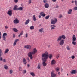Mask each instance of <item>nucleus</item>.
Returning a JSON list of instances; mask_svg holds the SVG:
<instances>
[{"instance_id": "nucleus-1", "label": "nucleus", "mask_w": 77, "mask_h": 77, "mask_svg": "<svg viewBox=\"0 0 77 77\" xmlns=\"http://www.w3.org/2000/svg\"><path fill=\"white\" fill-rule=\"evenodd\" d=\"M48 52L47 51H45L42 55V59L43 61L42 64L43 66H46L47 65V63L45 62H47V59L48 58Z\"/></svg>"}, {"instance_id": "nucleus-2", "label": "nucleus", "mask_w": 77, "mask_h": 77, "mask_svg": "<svg viewBox=\"0 0 77 77\" xmlns=\"http://www.w3.org/2000/svg\"><path fill=\"white\" fill-rule=\"evenodd\" d=\"M37 50L36 48H34L33 49L32 51L29 52L28 55L29 57H30V59H33V56L32 55H34L36 53H37Z\"/></svg>"}, {"instance_id": "nucleus-3", "label": "nucleus", "mask_w": 77, "mask_h": 77, "mask_svg": "<svg viewBox=\"0 0 77 77\" xmlns=\"http://www.w3.org/2000/svg\"><path fill=\"white\" fill-rule=\"evenodd\" d=\"M57 21V19L56 18H54V19H52L51 20V24H54L56 23Z\"/></svg>"}, {"instance_id": "nucleus-4", "label": "nucleus", "mask_w": 77, "mask_h": 77, "mask_svg": "<svg viewBox=\"0 0 77 77\" xmlns=\"http://www.w3.org/2000/svg\"><path fill=\"white\" fill-rule=\"evenodd\" d=\"M24 48L26 49L30 50L32 49V46L30 45H26L24 46Z\"/></svg>"}, {"instance_id": "nucleus-5", "label": "nucleus", "mask_w": 77, "mask_h": 77, "mask_svg": "<svg viewBox=\"0 0 77 77\" xmlns=\"http://www.w3.org/2000/svg\"><path fill=\"white\" fill-rule=\"evenodd\" d=\"M56 26L55 25L53 24L52 25L50 26V30H55L56 29Z\"/></svg>"}, {"instance_id": "nucleus-6", "label": "nucleus", "mask_w": 77, "mask_h": 77, "mask_svg": "<svg viewBox=\"0 0 77 77\" xmlns=\"http://www.w3.org/2000/svg\"><path fill=\"white\" fill-rule=\"evenodd\" d=\"M13 23L14 24H17L18 23H19V20L17 19H16L15 20H13Z\"/></svg>"}, {"instance_id": "nucleus-7", "label": "nucleus", "mask_w": 77, "mask_h": 77, "mask_svg": "<svg viewBox=\"0 0 77 77\" xmlns=\"http://www.w3.org/2000/svg\"><path fill=\"white\" fill-rule=\"evenodd\" d=\"M7 14L9 15V16H12V11L9 10L8 12H7Z\"/></svg>"}, {"instance_id": "nucleus-8", "label": "nucleus", "mask_w": 77, "mask_h": 77, "mask_svg": "<svg viewBox=\"0 0 77 77\" xmlns=\"http://www.w3.org/2000/svg\"><path fill=\"white\" fill-rule=\"evenodd\" d=\"M7 35H8L7 33H4L3 34L2 38H3V39L4 41L6 40V37H5V36H7Z\"/></svg>"}, {"instance_id": "nucleus-9", "label": "nucleus", "mask_w": 77, "mask_h": 77, "mask_svg": "<svg viewBox=\"0 0 77 77\" xmlns=\"http://www.w3.org/2000/svg\"><path fill=\"white\" fill-rule=\"evenodd\" d=\"M64 40L62 39L61 41H60L59 44L60 45H61V46H62L64 44Z\"/></svg>"}, {"instance_id": "nucleus-10", "label": "nucleus", "mask_w": 77, "mask_h": 77, "mask_svg": "<svg viewBox=\"0 0 77 77\" xmlns=\"http://www.w3.org/2000/svg\"><path fill=\"white\" fill-rule=\"evenodd\" d=\"M22 61L24 65H27V61H26V59L25 58H23Z\"/></svg>"}, {"instance_id": "nucleus-11", "label": "nucleus", "mask_w": 77, "mask_h": 77, "mask_svg": "<svg viewBox=\"0 0 77 77\" xmlns=\"http://www.w3.org/2000/svg\"><path fill=\"white\" fill-rule=\"evenodd\" d=\"M77 70H72L71 72V74H77Z\"/></svg>"}, {"instance_id": "nucleus-12", "label": "nucleus", "mask_w": 77, "mask_h": 77, "mask_svg": "<svg viewBox=\"0 0 77 77\" xmlns=\"http://www.w3.org/2000/svg\"><path fill=\"white\" fill-rule=\"evenodd\" d=\"M62 40V37H61V36H60L57 38V41L59 42V41H60Z\"/></svg>"}, {"instance_id": "nucleus-13", "label": "nucleus", "mask_w": 77, "mask_h": 77, "mask_svg": "<svg viewBox=\"0 0 77 77\" xmlns=\"http://www.w3.org/2000/svg\"><path fill=\"white\" fill-rule=\"evenodd\" d=\"M18 41H19V39H17L15 40L14 43H13V46H15L16 44H17V42Z\"/></svg>"}, {"instance_id": "nucleus-14", "label": "nucleus", "mask_w": 77, "mask_h": 77, "mask_svg": "<svg viewBox=\"0 0 77 77\" xmlns=\"http://www.w3.org/2000/svg\"><path fill=\"white\" fill-rule=\"evenodd\" d=\"M56 63V61L55 60L53 59L51 61V65H54Z\"/></svg>"}, {"instance_id": "nucleus-15", "label": "nucleus", "mask_w": 77, "mask_h": 77, "mask_svg": "<svg viewBox=\"0 0 77 77\" xmlns=\"http://www.w3.org/2000/svg\"><path fill=\"white\" fill-rule=\"evenodd\" d=\"M30 23V19H28L27 20L26 22L25 23V24L26 25H27V24H28Z\"/></svg>"}, {"instance_id": "nucleus-16", "label": "nucleus", "mask_w": 77, "mask_h": 77, "mask_svg": "<svg viewBox=\"0 0 77 77\" xmlns=\"http://www.w3.org/2000/svg\"><path fill=\"white\" fill-rule=\"evenodd\" d=\"M56 75L53 72H51V77H56Z\"/></svg>"}, {"instance_id": "nucleus-17", "label": "nucleus", "mask_w": 77, "mask_h": 77, "mask_svg": "<svg viewBox=\"0 0 77 77\" xmlns=\"http://www.w3.org/2000/svg\"><path fill=\"white\" fill-rule=\"evenodd\" d=\"M72 41H76V37L74 35H73L72 36Z\"/></svg>"}, {"instance_id": "nucleus-18", "label": "nucleus", "mask_w": 77, "mask_h": 77, "mask_svg": "<svg viewBox=\"0 0 77 77\" xmlns=\"http://www.w3.org/2000/svg\"><path fill=\"white\" fill-rule=\"evenodd\" d=\"M32 18L33 19V21H36V20H37L36 18V16H35V15H33Z\"/></svg>"}, {"instance_id": "nucleus-19", "label": "nucleus", "mask_w": 77, "mask_h": 77, "mask_svg": "<svg viewBox=\"0 0 77 77\" xmlns=\"http://www.w3.org/2000/svg\"><path fill=\"white\" fill-rule=\"evenodd\" d=\"M72 9H70L68 11V14H71V13L72 12Z\"/></svg>"}, {"instance_id": "nucleus-20", "label": "nucleus", "mask_w": 77, "mask_h": 77, "mask_svg": "<svg viewBox=\"0 0 77 77\" xmlns=\"http://www.w3.org/2000/svg\"><path fill=\"white\" fill-rule=\"evenodd\" d=\"M44 6L45 8H49V4L48 3H46L45 5Z\"/></svg>"}, {"instance_id": "nucleus-21", "label": "nucleus", "mask_w": 77, "mask_h": 77, "mask_svg": "<svg viewBox=\"0 0 77 77\" xmlns=\"http://www.w3.org/2000/svg\"><path fill=\"white\" fill-rule=\"evenodd\" d=\"M13 30L14 32H17V33H18V30H17V29L16 28H13Z\"/></svg>"}, {"instance_id": "nucleus-22", "label": "nucleus", "mask_w": 77, "mask_h": 77, "mask_svg": "<svg viewBox=\"0 0 77 77\" xmlns=\"http://www.w3.org/2000/svg\"><path fill=\"white\" fill-rule=\"evenodd\" d=\"M18 7V6H17V5H16L14 6V7L13 8L14 10H18V8H17V7Z\"/></svg>"}, {"instance_id": "nucleus-23", "label": "nucleus", "mask_w": 77, "mask_h": 77, "mask_svg": "<svg viewBox=\"0 0 77 77\" xmlns=\"http://www.w3.org/2000/svg\"><path fill=\"white\" fill-rule=\"evenodd\" d=\"M24 9L23 7H20L17 8V10H20V11H22Z\"/></svg>"}, {"instance_id": "nucleus-24", "label": "nucleus", "mask_w": 77, "mask_h": 77, "mask_svg": "<svg viewBox=\"0 0 77 77\" xmlns=\"http://www.w3.org/2000/svg\"><path fill=\"white\" fill-rule=\"evenodd\" d=\"M39 31L40 33H42V32H44V29L41 28L39 30Z\"/></svg>"}, {"instance_id": "nucleus-25", "label": "nucleus", "mask_w": 77, "mask_h": 77, "mask_svg": "<svg viewBox=\"0 0 77 77\" xmlns=\"http://www.w3.org/2000/svg\"><path fill=\"white\" fill-rule=\"evenodd\" d=\"M30 74L32 76V77H35V74L33 72H31L30 73Z\"/></svg>"}, {"instance_id": "nucleus-26", "label": "nucleus", "mask_w": 77, "mask_h": 77, "mask_svg": "<svg viewBox=\"0 0 77 77\" xmlns=\"http://www.w3.org/2000/svg\"><path fill=\"white\" fill-rule=\"evenodd\" d=\"M52 57H53V55H52V54H50L49 55V56H48V57H49L50 59H52Z\"/></svg>"}, {"instance_id": "nucleus-27", "label": "nucleus", "mask_w": 77, "mask_h": 77, "mask_svg": "<svg viewBox=\"0 0 77 77\" xmlns=\"http://www.w3.org/2000/svg\"><path fill=\"white\" fill-rule=\"evenodd\" d=\"M4 66L5 69H6V70H8V66L4 65Z\"/></svg>"}, {"instance_id": "nucleus-28", "label": "nucleus", "mask_w": 77, "mask_h": 77, "mask_svg": "<svg viewBox=\"0 0 77 77\" xmlns=\"http://www.w3.org/2000/svg\"><path fill=\"white\" fill-rule=\"evenodd\" d=\"M9 51V49H6L5 52V54L6 53H8Z\"/></svg>"}, {"instance_id": "nucleus-29", "label": "nucleus", "mask_w": 77, "mask_h": 77, "mask_svg": "<svg viewBox=\"0 0 77 77\" xmlns=\"http://www.w3.org/2000/svg\"><path fill=\"white\" fill-rule=\"evenodd\" d=\"M23 31H22L20 33V35H18V37L19 38H20L21 37V36L23 35Z\"/></svg>"}, {"instance_id": "nucleus-30", "label": "nucleus", "mask_w": 77, "mask_h": 77, "mask_svg": "<svg viewBox=\"0 0 77 77\" xmlns=\"http://www.w3.org/2000/svg\"><path fill=\"white\" fill-rule=\"evenodd\" d=\"M61 38H62L63 39H66V37L64 35H62L61 36Z\"/></svg>"}, {"instance_id": "nucleus-31", "label": "nucleus", "mask_w": 77, "mask_h": 77, "mask_svg": "<svg viewBox=\"0 0 77 77\" xmlns=\"http://www.w3.org/2000/svg\"><path fill=\"white\" fill-rule=\"evenodd\" d=\"M37 68L38 69H41V65L40 64H38Z\"/></svg>"}, {"instance_id": "nucleus-32", "label": "nucleus", "mask_w": 77, "mask_h": 77, "mask_svg": "<svg viewBox=\"0 0 77 77\" xmlns=\"http://www.w3.org/2000/svg\"><path fill=\"white\" fill-rule=\"evenodd\" d=\"M2 55H3V52L1 49H0V57H1Z\"/></svg>"}, {"instance_id": "nucleus-33", "label": "nucleus", "mask_w": 77, "mask_h": 77, "mask_svg": "<svg viewBox=\"0 0 77 77\" xmlns=\"http://www.w3.org/2000/svg\"><path fill=\"white\" fill-rule=\"evenodd\" d=\"M60 69L58 67H57L55 69V70H56V71H57V72H58L59 71Z\"/></svg>"}, {"instance_id": "nucleus-34", "label": "nucleus", "mask_w": 77, "mask_h": 77, "mask_svg": "<svg viewBox=\"0 0 77 77\" xmlns=\"http://www.w3.org/2000/svg\"><path fill=\"white\" fill-rule=\"evenodd\" d=\"M72 44H73V45H76V44H77V43L76 42L74 41H73L72 42Z\"/></svg>"}, {"instance_id": "nucleus-35", "label": "nucleus", "mask_w": 77, "mask_h": 77, "mask_svg": "<svg viewBox=\"0 0 77 77\" xmlns=\"http://www.w3.org/2000/svg\"><path fill=\"white\" fill-rule=\"evenodd\" d=\"M34 29H35V28L33 26H31L30 27V29L31 30H34Z\"/></svg>"}, {"instance_id": "nucleus-36", "label": "nucleus", "mask_w": 77, "mask_h": 77, "mask_svg": "<svg viewBox=\"0 0 77 77\" xmlns=\"http://www.w3.org/2000/svg\"><path fill=\"white\" fill-rule=\"evenodd\" d=\"M19 70L20 71H22V68L21 67V66H19Z\"/></svg>"}, {"instance_id": "nucleus-37", "label": "nucleus", "mask_w": 77, "mask_h": 77, "mask_svg": "<svg viewBox=\"0 0 77 77\" xmlns=\"http://www.w3.org/2000/svg\"><path fill=\"white\" fill-rule=\"evenodd\" d=\"M44 13V11H42V12H41L40 13V15H41V16H42V14Z\"/></svg>"}, {"instance_id": "nucleus-38", "label": "nucleus", "mask_w": 77, "mask_h": 77, "mask_svg": "<svg viewBox=\"0 0 77 77\" xmlns=\"http://www.w3.org/2000/svg\"><path fill=\"white\" fill-rule=\"evenodd\" d=\"M73 10H75V11H77V7H74L73 8Z\"/></svg>"}, {"instance_id": "nucleus-39", "label": "nucleus", "mask_w": 77, "mask_h": 77, "mask_svg": "<svg viewBox=\"0 0 77 77\" xmlns=\"http://www.w3.org/2000/svg\"><path fill=\"white\" fill-rule=\"evenodd\" d=\"M49 17H50V16H47L45 17V19L46 20H48V18H49Z\"/></svg>"}, {"instance_id": "nucleus-40", "label": "nucleus", "mask_w": 77, "mask_h": 77, "mask_svg": "<svg viewBox=\"0 0 77 77\" xmlns=\"http://www.w3.org/2000/svg\"><path fill=\"white\" fill-rule=\"evenodd\" d=\"M66 48L67 50H70V48H69V46H67L66 47Z\"/></svg>"}, {"instance_id": "nucleus-41", "label": "nucleus", "mask_w": 77, "mask_h": 77, "mask_svg": "<svg viewBox=\"0 0 77 77\" xmlns=\"http://www.w3.org/2000/svg\"><path fill=\"white\" fill-rule=\"evenodd\" d=\"M13 72V71H12V70H10L9 73L10 74H12Z\"/></svg>"}, {"instance_id": "nucleus-42", "label": "nucleus", "mask_w": 77, "mask_h": 77, "mask_svg": "<svg viewBox=\"0 0 77 77\" xmlns=\"http://www.w3.org/2000/svg\"><path fill=\"white\" fill-rule=\"evenodd\" d=\"M28 3L29 4H30V3H32V0H29L28 2Z\"/></svg>"}, {"instance_id": "nucleus-43", "label": "nucleus", "mask_w": 77, "mask_h": 77, "mask_svg": "<svg viewBox=\"0 0 77 77\" xmlns=\"http://www.w3.org/2000/svg\"><path fill=\"white\" fill-rule=\"evenodd\" d=\"M71 58L72 59H75V56L74 55H72L71 56Z\"/></svg>"}, {"instance_id": "nucleus-44", "label": "nucleus", "mask_w": 77, "mask_h": 77, "mask_svg": "<svg viewBox=\"0 0 77 77\" xmlns=\"http://www.w3.org/2000/svg\"><path fill=\"white\" fill-rule=\"evenodd\" d=\"M59 55L60 54H57V56L56 57L57 59H58V58H59Z\"/></svg>"}, {"instance_id": "nucleus-45", "label": "nucleus", "mask_w": 77, "mask_h": 77, "mask_svg": "<svg viewBox=\"0 0 77 77\" xmlns=\"http://www.w3.org/2000/svg\"><path fill=\"white\" fill-rule=\"evenodd\" d=\"M14 2L15 3H17L18 2V0H14Z\"/></svg>"}, {"instance_id": "nucleus-46", "label": "nucleus", "mask_w": 77, "mask_h": 77, "mask_svg": "<svg viewBox=\"0 0 77 77\" xmlns=\"http://www.w3.org/2000/svg\"><path fill=\"white\" fill-rule=\"evenodd\" d=\"M46 15V14H45L43 13V14H42V15L41 16H42V17H45V16Z\"/></svg>"}, {"instance_id": "nucleus-47", "label": "nucleus", "mask_w": 77, "mask_h": 77, "mask_svg": "<svg viewBox=\"0 0 77 77\" xmlns=\"http://www.w3.org/2000/svg\"><path fill=\"white\" fill-rule=\"evenodd\" d=\"M75 5L76 6H77V2L76 0L75 1Z\"/></svg>"}, {"instance_id": "nucleus-48", "label": "nucleus", "mask_w": 77, "mask_h": 77, "mask_svg": "<svg viewBox=\"0 0 77 77\" xmlns=\"http://www.w3.org/2000/svg\"><path fill=\"white\" fill-rule=\"evenodd\" d=\"M43 2H44V3H46L47 1V0H44Z\"/></svg>"}, {"instance_id": "nucleus-49", "label": "nucleus", "mask_w": 77, "mask_h": 77, "mask_svg": "<svg viewBox=\"0 0 77 77\" xmlns=\"http://www.w3.org/2000/svg\"><path fill=\"white\" fill-rule=\"evenodd\" d=\"M27 60H28V62H30V59H29V58H27Z\"/></svg>"}, {"instance_id": "nucleus-50", "label": "nucleus", "mask_w": 77, "mask_h": 77, "mask_svg": "<svg viewBox=\"0 0 77 77\" xmlns=\"http://www.w3.org/2000/svg\"><path fill=\"white\" fill-rule=\"evenodd\" d=\"M3 62H6V59H4L3 60Z\"/></svg>"}, {"instance_id": "nucleus-51", "label": "nucleus", "mask_w": 77, "mask_h": 77, "mask_svg": "<svg viewBox=\"0 0 77 77\" xmlns=\"http://www.w3.org/2000/svg\"><path fill=\"white\" fill-rule=\"evenodd\" d=\"M23 72H24V74H26V72H27V71H26V70H23Z\"/></svg>"}, {"instance_id": "nucleus-52", "label": "nucleus", "mask_w": 77, "mask_h": 77, "mask_svg": "<svg viewBox=\"0 0 77 77\" xmlns=\"http://www.w3.org/2000/svg\"><path fill=\"white\" fill-rule=\"evenodd\" d=\"M59 17L60 18H62V15H60Z\"/></svg>"}, {"instance_id": "nucleus-53", "label": "nucleus", "mask_w": 77, "mask_h": 77, "mask_svg": "<svg viewBox=\"0 0 77 77\" xmlns=\"http://www.w3.org/2000/svg\"><path fill=\"white\" fill-rule=\"evenodd\" d=\"M0 61H3V59L2 57L0 58Z\"/></svg>"}, {"instance_id": "nucleus-54", "label": "nucleus", "mask_w": 77, "mask_h": 77, "mask_svg": "<svg viewBox=\"0 0 77 77\" xmlns=\"http://www.w3.org/2000/svg\"><path fill=\"white\" fill-rule=\"evenodd\" d=\"M2 38V35H1V32H0V39Z\"/></svg>"}, {"instance_id": "nucleus-55", "label": "nucleus", "mask_w": 77, "mask_h": 77, "mask_svg": "<svg viewBox=\"0 0 77 77\" xmlns=\"http://www.w3.org/2000/svg\"><path fill=\"white\" fill-rule=\"evenodd\" d=\"M5 29H8V26H5Z\"/></svg>"}, {"instance_id": "nucleus-56", "label": "nucleus", "mask_w": 77, "mask_h": 77, "mask_svg": "<svg viewBox=\"0 0 77 77\" xmlns=\"http://www.w3.org/2000/svg\"><path fill=\"white\" fill-rule=\"evenodd\" d=\"M28 36V35L27 33H26V38H27Z\"/></svg>"}, {"instance_id": "nucleus-57", "label": "nucleus", "mask_w": 77, "mask_h": 77, "mask_svg": "<svg viewBox=\"0 0 77 77\" xmlns=\"http://www.w3.org/2000/svg\"><path fill=\"white\" fill-rule=\"evenodd\" d=\"M27 66L28 68H29V67H30V65L29 64H28Z\"/></svg>"}, {"instance_id": "nucleus-58", "label": "nucleus", "mask_w": 77, "mask_h": 77, "mask_svg": "<svg viewBox=\"0 0 77 77\" xmlns=\"http://www.w3.org/2000/svg\"><path fill=\"white\" fill-rule=\"evenodd\" d=\"M55 8H59V6L58 5H57L56 6V7H55Z\"/></svg>"}, {"instance_id": "nucleus-59", "label": "nucleus", "mask_w": 77, "mask_h": 77, "mask_svg": "<svg viewBox=\"0 0 77 77\" xmlns=\"http://www.w3.org/2000/svg\"><path fill=\"white\" fill-rule=\"evenodd\" d=\"M52 2H56V0H52Z\"/></svg>"}, {"instance_id": "nucleus-60", "label": "nucleus", "mask_w": 77, "mask_h": 77, "mask_svg": "<svg viewBox=\"0 0 77 77\" xmlns=\"http://www.w3.org/2000/svg\"><path fill=\"white\" fill-rule=\"evenodd\" d=\"M38 17L39 18H41V15H39L38 16Z\"/></svg>"}, {"instance_id": "nucleus-61", "label": "nucleus", "mask_w": 77, "mask_h": 77, "mask_svg": "<svg viewBox=\"0 0 77 77\" xmlns=\"http://www.w3.org/2000/svg\"><path fill=\"white\" fill-rule=\"evenodd\" d=\"M74 1H72L71 2V3H74Z\"/></svg>"}, {"instance_id": "nucleus-62", "label": "nucleus", "mask_w": 77, "mask_h": 77, "mask_svg": "<svg viewBox=\"0 0 77 77\" xmlns=\"http://www.w3.org/2000/svg\"><path fill=\"white\" fill-rule=\"evenodd\" d=\"M15 34H13V38H15Z\"/></svg>"}, {"instance_id": "nucleus-63", "label": "nucleus", "mask_w": 77, "mask_h": 77, "mask_svg": "<svg viewBox=\"0 0 77 77\" xmlns=\"http://www.w3.org/2000/svg\"><path fill=\"white\" fill-rule=\"evenodd\" d=\"M58 74H59V75H60V72H59Z\"/></svg>"}, {"instance_id": "nucleus-64", "label": "nucleus", "mask_w": 77, "mask_h": 77, "mask_svg": "<svg viewBox=\"0 0 77 77\" xmlns=\"http://www.w3.org/2000/svg\"><path fill=\"white\" fill-rule=\"evenodd\" d=\"M63 70V69H62V70H61V71L62 72V70Z\"/></svg>"}]
</instances>
